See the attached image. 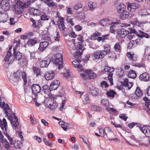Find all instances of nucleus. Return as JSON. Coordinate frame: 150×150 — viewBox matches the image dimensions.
Segmentation results:
<instances>
[{
	"mask_svg": "<svg viewBox=\"0 0 150 150\" xmlns=\"http://www.w3.org/2000/svg\"><path fill=\"white\" fill-rule=\"evenodd\" d=\"M88 6L90 10L92 11L97 7V4L95 2L90 1L88 3Z\"/></svg>",
	"mask_w": 150,
	"mask_h": 150,
	"instance_id": "nucleus-28",
	"label": "nucleus"
},
{
	"mask_svg": "<svg viewBox=\"0 0 150 150\" xmlns=\"http://www.w3.org/2000/svg\"><path fill=\"white\" fill-rule=\"evenodd\" d=\"M127 55L128 58L130 61L133 62L137 61V57L134 56V54H132L131 52H127Z\"/></svg>",
	"mask_w": 150,
	"mask_h": 150,
	"instance_id": "nucleus-27",
	"label": "nucleus"
},
{
	"mask_svg": "<svg viewBox=\"0 0 150 150\" xmlns=\"http://www.w3.org/2000/svg\"><path fill=\"white\" fill-rule=\"evenodd\" d=\"M120 18L123 20H125L128 18V16L127 14H122L120 16Z\"/></svg>",
	"mask_w": 150,
	"mask_h": 150,
	"instance_id": "nucleus-61",
	"label": "nucleus"
},
{
	"mask_svg": "<svg viewBox=\"0 0 150 150\" xmlns=\"http://www.w3.org/2000/svg\"><path fill=\"white\" fill-rule=\"evenodd\" d=\"M73 43H75V41L78 43L81 44L83 42V38L82 35H78L77 36V37L74 39H73Z\"/></svg>",
	"mask_w": 150,
	"mask_h": 150,
	"instance_id": "nucleus-26",
	"label": "nucleus"
},
{
	"mask_svg": "<svg viewBox=\"0 0 150 150\" xmlns=\"http://www.w3.org/2000/svg\"><path fill=\"white\" fill-rule=\"evenodd\" d=\"M129 83V82H128V79H126L124 80V82H122V85H123V86L126 87Z\"/></svg>",
	"mask_w": 150,
	"mask_h": 150,
	"instance_id": "nucleus-64",
	"label": "nucleus"
},
{
	"mask_svg": "<svg viewBox=\"0 0 150 150\" xmlns=\"http://www.w3.org/2000/svg\"><path fill=\"white\" fill-rule=\"evenodd\" d=\"M101 104L103 106H105L106 108L108 107L109 105L108 100L105 99H103L101 100Z\"/></svg>",
	"mask_w": 150,
	"mask_h": 150,
	"instance_id": "nucleus-36",
	"label": "nucleus"
},
{
	"mask_svg": "<svg viewBox=\"0 0 150 150\" xmlns=\"http://www.w3.org/2000/svg\"><path fill=\"white\" fill-rule=\"evenodd\" d=\"M139 78L141 81L147 82L149 81V76L147 72H145L141 74L139 76Z\"/></svg>",
	"mask_w": 150,
	"mask_h": 150,
	"instance_id": "nucleus-17",
	"label": "nucleus"
},
{
	"mask_svg": "<svg viewBox=\"0 0 150 150\" xmlns=\"http://www.w3.org/2000/svg\"><path fill=\"white\" fill-rule=\"evenodd\" d=\"M83 102L85 104L88 103L89 102V98L88 95H86L84 96V98L83 99Z\"/></svg>",
	"mask_w": 150,
	"mask_h": 150,
	"instance_id": "nucleus-50",
	"label": "nucleus"
},
{
	"mask_svg": "<svg viewBox=\"0 0 150 150\" xmlns=\"http://www.w3.org/2000/svg\"><path fill=\"white\" fill-rule=\"evenodd\" d=\"M45 102V107L50 108L51 110H54L57 107V103L51 98H49L47 100L46 99Z\"/></svg>",
	"mask_w": 150,
	"mask_h": 150,
	"instance_id": "nucleus-7",
	"label": "nucleus"
},
{
	"mask_svg": "<svg viewBox=\"0 0 150 150\" xmlns=\"http://www.w3.org/2000/svg\"><path fill=\"white\" fill-rule=\"evenodd\" d=\"M106 131L108 134H113V132L111 130V128L108 127H106L105 128Z\"/></svg>",
	"mask_w": 150,
	"mask_h": 150,
	"instance_id": "nucleus-62",
	"label": "nucleus"
},
{
	"mask_svg": "<svg viewBox=\"0 0 150 150\" xmlns=\"http://www.w3.org/2000/svg\"><path fill=\"white\" fill-rule=\"evenodd\" d=\"M90 93L94 96H97L99 92L98 89L96 88H91L90 90Z\"/></svg>",
	"mask_w": 150,
	"mask_h": 150,
	"instance_id": "nucleus-30",
	"label": "nucleus"
},
{
	"mask_svg": "<svg viewBox=\"0 0 150 150\" xmlns=\"http://www.w3.org/2000/svg\"><path fill=\"white\" fill-rule=\"evenodd\" d=\"M139 7V5L138 3H133L129 4L128 5L127 8L129 11L133 12Z\"/></svg>",
	"mask_w": 150,
	"mask_h": 150,
	"instance_id": "nucleus-13",
	"label": "nucleus"
},
{
	"mask_svg": "<svg viewBox=\"0 0 150 150\" xmlns=\"http://www.w3.org/2000/svg\"><path fill=\"white\" fill-rule=\"evenodd\" d=\"M137 74L135 71L133 70H131L129 73L128 76L131 78L134 79L136 77Z\"/></svg>",
	"mask_w": 150,
	"mask_h": 150,
	"instance_id": "nucleus-34",
	"label": "nucleus"
},
{
	"mask_svg": "<svg viewBox=\"0 0 150 150\" xmlns=\"http://www.w3.org/2000/svg\"><path fill=\"white\" fill-rule=\"evenodd\" d=\"M81 52H76L74 54V57L76 60L72 62V64L74 65L76 67L79 68V71H83V66L79 64L81 61Z\"/></svg>",
	"mask_w": 150,
	"mask_h": 150,
	"instance_id": "nucleus-3",
	"label": "nucleus"
},
{
	"mask_svg": "<svg viewBox=\"0 0 150 150\" xmlns=\"http://www.w3.org/2000/svg\"><path fill=\"white\" fill-rule=\"evenodd\" d=\"M91 109L93 110L98 112L102 110L101 108L100 107L96 105H92Z\"/></svg>",
	"mask_w": 150,
	"mask_h": 150,
	"instance_id": "nucleus-43",
	"label": "nucleus"
},
{
	"mask_svg": "<svg viewBox=\"0 0 150 150\" xmlns=\"http://www.w3.org/2000/svg\"><path fill=\"white\" fill-rule=\"evenodd\" d=\"M115 94V92L113 90H110L109 91L107 92V95L109 97L113 98L115 96L114 95Z\"/></svg>",
	"mask_w": 150,
	"mask_h": 150,
	"instance_id": "nucleus-41",
	"label": "nucleus"
},
{
	"mask_svg": "<svg viewBox=\"0 0 150 150\" xmlns=\"http://www.w3.org/2000/svg\"><path fill=\"white\" fill-rule=\"evenodd\" d=\"M143 100L145 102V105L146 107L147 105H150V100L146 97H145L143 98Z\"/></svg>",
	"mask_w": 150,
	"mask_h": 150,
	"instance_id": "nucleus-58",
	"label": "nucleus"
},
{
	"mask_svg": "<svg viewBox=\"0 0 150 150\" xmlns=\"http://www.w3.org/2000/svg\"><path fill=\"white\" fill-rule=\"evenodd\" d=\"M85 16V14L84 12H80L78 13L77 17L78 19L81 20L84 18Z\"/></svg>",
	"mask_w": 150,
	"mask_h": 150,
	"instance_id": "nucleus-39",
	"label": "nucleus"
},
{
	"mask_svg": "<svg viewBox=\"0 0 150 150\" xmlns=\"http://www.w3.org/2000/svg\"><path fill=\"white\" fill-rule=\"evenodd\" d=\"M81 76L83 79L85 80L88 79H93L97 76L96 74L93 71L87 70L83 73H81Z\"/></svg>",
	"mask_w": 150,
	"mask_h": 150,
	"instance_id": "nucleus-6",
	"label": "nucleus"
},
{
	"mask_svg": "<svg viewBox=\"0 0 150 150\" xmlns=\"http://www.w3.org/2000/svg\"><path fill=\"white\" fill-rule=\"evenodd\" d=\"M8 20V15L5 12H0V22H5Z\"/></svg>",
	"mask_w": 150,
	"mask_h": 150,
	"instance_id": "nucleus-19",
	"label": "nucleus"
},
{
	"mask_svg": "<svg viewBox=\"0 0 150 150\" xmlns=\"http://www.w3.org/2000/svg\"><path fill=\"white\" fill-rule=\"evenodd\" d=\"M105 71L109 72L112 73L114 71L115 69L113 67H106L104 69Z\"/></svg>",
	"mask_w": 150,
	"mask_h": 150,
	"instance_id": "nucleus-40",
	"label": "nucleus"
},
{
	"mask_svg": "<svg viewBox=\"0 0 150 150\" xmlns=\"http://www.w3.org/2000/svg\"><path fill=\"white\" fill-rule=\"evenodd\" d=\"M135 34H136L137 36L141 38L145 37L146 38H148L149 37V35L147 33H144L141 31H140V33L139 34H138L137 33Z\"/></svg>",
	"mask_w": 150,
	"mask_h": 150,
	"instance_id": "nucleus-31",
	"label": "nucleus"
},
{
	"mask_svg": "<svg viewBox=\"0 0 150 150\" xmlns=\"http://www.w3.org/2000/svg\"><path fill=\"white\" fill-rule=\"evenodd\" d=\"M48 43L47 41L42 42L40 43L38 50L41 52L43 51L48 46Z\"/></svg>",
	"mask_w": 150,
	"mask_h": 150,
	"instance_id": "nucleus-20",
	"label": "nucleus"
},
{
	"mask_svg": "<svg viewBox=\"0 0 150 150\" xmlns=\"http://www.w3.org/2000/svg\"><path fill=\"white\" fill-rule=\"evenodd\" d=\"M0 127L3 130L5 128L6 131L7 130V125L6 120L5 118L3 119L2 121L0 119Z\"/></svg>",
	"mask_w": 150,
	"mask_h": 150,
	"instance_id": "nucleus-22",
	"label": "nucleus"
},
{
	"mask_svg": "<svg viewBox=\"0 0 150 150\" xmlns=\"http://www.w3.org/2000/svg\"><path fill=\"white\" fill-rule=\"evenodd\" d=\"M106 110L110 113L112 114H115L116 112V110L115 109L108 107L106 108Z\"/></svg>",
	"mask_w": 150,
	"mask_h": 150,
	"instance_id": "nucleus-45",
	"label": "nucleus"
},
{
	"mask_svg": "<svg viewBox=\"0 0 150 150\" xmlns=\"http://www.w3.org/2000/svg\"><path fill=\"white\" fill-rule=\"evenodd\" d=\"M8 119L10 121L13 128V129H16L18 128L19 125V123L18 122L17 117L15 115L14 113L13 114L12 112L8 115Z\"/></svg>",
	"mask_w": 150,
	"mask_h": 150,
	"instance_id": "nucleus-5",
	"label": "nucleus"
},
{
	"mask_svg": "<svg viewBox=\"0 0 150 150\" xmlns=\"http://www.w3.org/2000/svg\"><path fill=\"white\" fill-rule=\"evenodd\" d=\"M41 20L43 21L48 20L49 19V18L48 16L46 14H43L41 16Z\"/></svg>",
	"mask_w": 150,
	"mask_h": 150,
	"instance_id": "nucleus-63",
	"label": "nucleus"
},
{
	"mask_svg": "<svg viewBox=\"0 0 150 150\" xmlns=\"http://www.w3.org/2000/svg\"><path fill=\"white\" fill-rule=\"evenodd\" d=\"M83 5L81 3H79L76 4L74 6L73 9L76 10H77L80 8H82Z\"/></svg>",
	"mask_w": 150,
	"mask_h": 150,
	"instance_id": "nucleus-48",
	"label": "nucleus"
},
{
	"mask_svg": "<svg viewBox=\"0 0 150 150\" xmlns=\"http://www.w3.org/2000/svg\"><path fill=\"white\" fill-rule=\"evenodd\" d=\"M60 85V82L58 81H54L50 85V88L51 91L56 90Z\"/></svg>",
	"mask_w": 150,
	"mask_h": 150,
	"instance_id": "nucleus-21",
	"label": "nucleus"
},
{
	"mask_svg": "<svg viewBox=\"0 0 150 150\" xmlns=\"http://www.w3.org/2000/svg\"><path fill=\"white\" fill-rule=\"evenodd\" d=\"M4 134L7 137L8 140L10 142V143L11 145H13L14 143V140L12 139V138L6 132H4Z\"/></svg>",
	"mask_w": 150,
	"mask_h": 150,
	"instance_id": "nucleus-42",
	"label": "nucleus"
},
{
	"mask_svg": "<svg viewBox=\"0 0 150 150\" xmlns=\"http://www.w3.org/2000/svg\"><path fill=\"white\" fill-rule=\"evenodd\" d=\"M114 49L115 51L116 52H120L121 51V47L119 43H117L115 45Z\"/></svg>",
	"mask_w": 150,
	"mask_h": 150,
	"instance_id": "nucleus-32",
	"label": "nucleus"
},
{
	"mask_svg": "<svg viewBox=\"0 0 150 150\" xmlns=\"http://www.w3.org/2000/svg\"><path fill=\"white\" fill-rule=\"evenodd\" d=\"M6 141V139L4 137L2 132L0 131V142L4 143H5Z\"/></svg>",
	"mask_w": 150,
	"mask_h": 150,
	"instance_id": "nucleus-52",
	"label": "nucleus"
},
{
	"mask_svg": "<svg viewBox=\"0 0 150 150\" xmlns=\"http://www.w3.org/2000/svg\"><path fill=\"white\" fill-rule=\"evenodd\" d=\"M42 26V25L40 21H36L35 24L34 25V27L35 28H40Z\"/></svg>",
	"mask_w": 150,
	"mask_h": 150,
	"instance_id": "nucleus-51",
	"label": "nucleus"
},
{
	"mask_svg": "<svg viewBox=\"0 0 150 150\" xmlns=\"http://www.w3.org/2000/svg\"><path fill=\"white\" fill-rule=\"evenodd\" d=\"M15 13L16 14L21 13L23 11V8L22 6H21L20 2L17 3L15 6Z\"/></svg>",
	"mask_w": 150,
	"mask_h": 150,
	"instance_id": "nucleus-16",
	"label": "nucleus"
},
{
	"mask_svg": "<svg viewBox=\"0 0 150 150\" xmlns=\"http://www.w3.org/2000/svg\"><path fill=\"white\" fill-rule=\"evenodd\" d=\"M58 21L57 22V24L60 30H64L66 28L64 26V19L63 17L59 16Z\"/></svg>",
	"mask_w": 150,
	"mask_h": 150,
	"instance_id": "nucleus-9",
	"label": "nucleus"
},
{
	"mask_svg": "<svg viewBox=\"0 0 150 150\" xmlns=\"http://www.w3.org/2000/svg\"><path fill=\"white\" fill-rule=\"evenodd\" d=\"M104 49L105 50H104L106 52V54L110 52V46L108 44L104 46Z\"/></svg>",
	"mask_w": 150,
	"mask_h": 150,
	"instance_id": "nucleus-46",
	"label": "nucleus"
},
{
	"mask_svg": "<svg viewBox=\"0 0 150 150\" xmlns=\"http://www.w3.org/2000/svg\"><path fill=\"white\" fill-rule=\"evenodd\" d=\"M0 6L1 8L5 11L8 10L10 8L9 3L6 0H2L1 1Z\"/></svg>",
	"mask_w": 150,
	"mask_h": 150,
	"instance_id": "nucleus-12",
	"label": "nucleus"
},
{
	"mask_svg": "<svg viewBox=\"0 0 150 150\" xmlns=\"http://www.w3.org/2000/svg\"><path fill=\"white\" fill-rule=\"evenodd\" d=\"M119 117L125 121H126L128 117L126 116V115L125 114H122L119 115Z\"/></svg>",
	"mask_w": 150,
	"mask_h": 150,
	"instance_id": "nucleus-59",
	"label": "nucleus"
},
{
	"mask_svg": "<svg viewBox=\"0 0 150 150\" xmlns=\"http://www.w3.org/2000/svg\"><path fill=\"white\" fill-rule=\"evenodd\" d=\"M21 74L19 71H16L13 74V76L14 79L16 80V81L18 82L21 80L20 76Z\"/></svg>",
	"mask_w": 150,
	"mask_h": 150,
	"instance_id": "nucleus-33",
	"label": "nucleus"
},
{
	"mask_svg": "<svg viewBox=\"0 0 150 150\" xmlns=\"http://www.w3.org/2000/svg\"><path fill=\"white\" fill-rule=\"evenodd\" d=\"M101 33L98 32H95L93 35H92L91 38L92 39L94 40H96L97 39V37H98V36H101Z\"/></svg>",
	"mask_w": 150,
	"mask_h": 150,
	"instance_id": "nucleus-44",
	"label": "nucleus"
},
{
	"mask_svg": "<svg viewBox=\"0 0 150 150\" xmlns=\"http://www.w3.org/2000/svg\"><path fill=\"white\" fill-rule=\"evenodd\" d=\"M140 129L146 137H150V126H149L148 127L143 126L140 128Z\"/></svg>",
	"mask_w": 150,
	"mask_h": 150,
	"instance_id": "nucleus-15",
	"label": "nucleus"
},
{
	"mask_svg": "<svg viewBox=\"0 0 150 150\" xmlns=\"http://www.w3.org/2000/svg\"><path fill=\"white\" fill-rule=\"evenodd\" d=\"M3 108H4V111L6 113V115L7 116L8 114V113L7 111V110H10V108L8 104H6Z\"/></svg>",
	"mask_w": 150,
	"mask_h": 150,
	"instance_id": "nucleus-49",
	"label": "nucleus"
},
{
	"mask_svg": "<svg viewBox=\"0 0 150 150\" xmlns=\"http://www.w3.org/2000/svg\"><path fill=\"white\" fill-rule=\"evenodd\" d=\"M22 76L24 82L25 83H26L27 82V80L26 79L27 76L25 72L22 73Z\"/></svg>",
	"mask_w": 150,
	"mask_h": 150,
	"instance_id": "nucleus-57",
	"label": "nucleus"
},
{
	"mask_svg": "<svg viewBox=\"0 0 150 150\" xmlns=\"http://www.w3.org/2000/svg\"><path fill=\"white\" fill-rule=\"evenodd\" d=\"M29 12L31 15L34 16H39L41 14L40 10L34 8H31L30 9Z\"/></svg>",
	"mask_w": 150,
	"mask_h": 150,
	"instance_id": "nucleus-24",
	"label": "nucleus"
},
{
	"mask_svg": "<svg viewBox=\"0 0 150 150\" xmlns=\"http://www.w3.org/2000/svg\"><path fill=\"white\" fill-rule=\"evenodd\" d=\"M106 54V52L104 50L98 51L94 53V57L96 59H101Z\"/></svg>",
	"mask_w": 150,
	"mask_h": 150,
	"instance_id": "nucleus-10",
	"label": "nucleus"
},
{
	"mask_svg": "<svg viewBox=\"0 0 150 150\" xmlns=\"http://www.w3.org/2000/svg\"><path fill=\"white\" fill-rule=\"evenodd\" d=\"M36 40L34 39H30L27 42V44L29 46L31 47L37 43Z\"/></svg>",
	"mask_w": 150,
	"mask_h": 150,
	"instance_id": "nucleus-29",
	"label": "nucleus"
},
{
	"mask_svg": "<svg viewBox=\"0 0 150 150\" xmlns=\"http://www.w3.org/2000/svg\"><path fill=\"white\" fill-rule=\"evenodd\" d=\"M63 56L60 53H57L56 55V59L54 63L57 65H58V69L60 70L63 67Z\"/></svg>",
	"mask_w": 150,
	"mask_h": 150,
	"instance_id": "nucleus-8",
	"label": "nucleus"
},
{
	"mask_svg": "<svg viewBox=\"0 0 150 150\" xmlns=\"http://www.w3.org/2000/svg\"><path fill=\"white\" fill-rule=\"evenodd\" d=\"M51 62L50 59L48 57H46L44 60L40 61V65L41 67L44 68L47 67Z\"/></svg>",
	"mask_w": 150,
	"mask_h": 150,
	"instance_id": "nucleus-11",
	"label": "nucleus"
},
{
	"mask_svg": "<svg viewBox=\"0 0 150 150\" xmlns=\"http://www.w3.org/2000/svg\"><path fill=\"white\" fill-rule=\"evenodd\" d=\"M134 27H135L133 26V28H128V30H127L124 28L119 29L117 32L118 35L120 38H124L130 33H136L137 31L135 29Z\"/></svg>",
	"mask_w": 150,
	"mask_h": 150,
	"instance_id": "nucleus-4",
	"label": "nucleus"
},
{
	"mask_svg": "<svg viewBox=\"0 0 150 150\" xmlns=\"http://www.w3.org/2000/svg\"><path fill=\"white\" fill-rule=\"evenodd\" d=\"M31 1H27L26 2L21 3V6H22L23 8H26L28 7L31 3Z\"/></svg>",
	"mask_w": 150,
	"mask_h": 150,
	"instance_id": "nucleus-47",
	"label": "nucleus"
},
{
	"mask_svg": "<svg viewBox=\"0 0 150 150\" xmlns=\"http://www.w3.org/2000/svg\"><path fill=\"white\" fill-rule=\"evenodd\" d=\"M111 21L108 18L103 19L100 21V24L103 26H107L111 23Z\"/></svg>",
	"mask_w": 150,
	"mask_h": 150,
	"instance_id": "nucleus-23",
	"label": "nucleus"
},
{
	"mask_svg": "<svg viewBox=\"0 0 150 150\" xmlns=\"http://www.w3.org/2000/svg\"><path fill=\"white\" fill-rule=\"evenodd\" d=\"M55 74L52 71L46 72L44 75V77L47 80H51L54 78Z\"/></svg>",
	"mask_w": 150,
	"mask_h": 150,
	"instance_id": "nucleus-14",
	"label": "nucleus"
},
{
	"mask_svg": "<svg viewBox=\"0 0 150 150\" xmlns=\"http://www.w3.org/2000/svg\"><path fill=\"white\" fill-rule=\"evenodd\" d=\"M52 0H46L45 1V3L49 7L54 6L55 5V3L52 1Z\"/></svg>",
	"mask_w": 150,
	"mask_h": 150,
	"instance_id": "nucleus-35",
	"label": "nucleus"
},
{
	"mask_svg": "<svg viewBox=\"0 0 150 150\" xmlns=\"http://www.w3.org/2000/svg\"><path fill=\"white\" fill-rule=\"evenodd\" d=\"M54 40L56 41H59V40L60 39V37L59 35V32H57L56 35L54 36Z\"/></svg>",
	"mask_w": 150,
	"mask_h": 150,
	"instance_id": "nucleus-56",
	"label": "nucleus"
},
{
	"mask_svg": "<svg viewBox=\"0 0 150 150\" xmlns=\"http://www.w3.org/2000/svg\"><path fill=\"white\" fill-rule=\"evenodd\" d=\"M13 49L14 58H13V57L11 55V52L8 51L6 56L4 58V60L6 62H9V63H11L15 59L18 60H21L22 59V53L18 51H16V48H14Z\"/></svg>",
	"mask_w": 150,
	"mask_h": 150,
	"instance_id": "nucleus-1",
	"label": "nucleus"
},
{
	"mask_svg": "<svg viewBox=\"0 0 150 150\" xmlns=\"http://www.w3.org/2000/svg\"><path fill=\"white\" fill-rule=\"evenodd\" d=\"M33 70L34 73L36 74L37 76L41 75L40 70L39 68L33 67Z\"/></svg>",
	"mask_w": 150,
	"mask_h": 150,
	"instance_id": "nucleus-37",
	"label": "nucleus"
},
{
	"mask_svg": "<svg viewBox=\"0 0 150 150\" xmlns=\"http://www.w3.org/2000/svg\"><path fill=\"white\" fill-rule=\"evenodd\" d=\"M142 92L139 87H137L135 91V96H132V98L134 99H137L142 96Z\"/></svg>",
	"mask_w": 150,
	"mask_h": 150,
	"instance_id": "nucleus-18",
	"label": "nucleus"
},
{
	"mask_svg": "<svg viewBox=\"0 0 150 150\" xmlns=\"http://www.w3.org/2000/svg\"><path fill=\"white\" fill-rule=\"evenodd\" d=\"M43 89L44 90V92L46 93L50 92L51 91V89H50V88H49V87L46 85H45L43 86Z\"/></svg>",
	"mask_w": 150,
	"mask_h": 150,
	"instance_id": "nucleus-54",
	"label": "nucleus"
},
{
	"mask_svg": "<svg viewBox=\"0 0 150 150\" xmlns=\"http://www.w3.org/2000/svg\"><path fill=\"white\" fill-rule=\"evenodd\" d=\"M100 86L103 88H107L108 87V85L105 81H103L100 84Z\"/></svg>",
	"mask_w": 150,
	"mask_h": 150,
	"instance_id": "nucleus-55",
	"label": "nucleus"
},
{
	"mask_svg": "<svg viewBox=\"0 0 150 150\" xmlns=\"http://www.w3.org/2000/svg\"><path fill=\"white\" fill-rule=\"evenodd\" d=\"M116 26L115 25H111L110 28V32L112 33H114L115 32L116 29Z\"/></svg>",
	"mask_w": 150,
	"mask_h": 150,
	"instance_id": "nucleus-53",
	"label": "nucleus"
},
{
	"mask_svg": "<svg viewBox=\"0 0 150 150\" xmlns=\"http://www.w3.org/2000/svg\"><path fill=\"white\" fill-rule=\"evenodd\" d=\"M42 38L45 40L49 41L50 38L48 35L43 34L42 35Z\"/></svg>",
	"mask_w": 150,
	"mask_h": 150,
	"instance_id": "nucleus-60",
	"label": "nucleus"
},
{
	"mask_svg": "<svg viewBox=\"0 0 150 150\" xmlns=\"http://www.w3.org/2000/svg\"><path fill=\"white\" fill-rule=\"evenodd\" d=\"M31 89L35 97H36L35 99H34V101L35 102L36 106H38L41 105V103H38L37 100H39L38 96V94H40V91L41 90V87L38 84H34L32 85Z\"/></svg>",
	"mask_w": 150,
	"mask_h": 150,
	"instance_id": "nucleus-2",
	"label": "nucleus"
},
{
	"mask_svg": "<svg viewBox=\"0 0 150 150\" xmlns=\"http://www.w3.org/2000/svg\"><path fill=\"white\" fill-rule=\"evenodd\" d=\"M13 144L14 145L16 149H20L22 146V143L20 141H18L15 142Z\"/></svg>",
	"mask_w": 150,
	"mask_h": 150,
	"instance_id": "nucleus-38",
	"label": "nucleus"
},
{
	"mask_svg": "<svg viewBox=\"0 0 150 150\" xmlns=\"http://www.w3.org/2000/svg\"><path fill=\"white\" fill-rule=\"evenodd\" d=\"M125 9V5L123 4H120L117 7V11L119 13H121L124 12Z\"/></svg>",
	"mask_w": 150,
	"mask_h": 150,
	"instance_id": "nucleus-25",
	"label": "nucleus"
}]
</instances>
